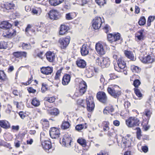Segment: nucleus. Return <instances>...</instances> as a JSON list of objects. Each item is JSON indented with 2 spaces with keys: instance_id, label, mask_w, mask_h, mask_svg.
I'll return each mask as SVG.
<instances>
[{
  "instance_id": "nucleus-29",
  "label": "nucleus",
  "mask_w": 155,
  "mask_h": 155,
  "mask_svg": "<svg viewBox=\"0 0 155 155\" xmlns=\"http://www.w3.org/2000/svg\"><path fill=\"white\" fill-rule=\"evenodd\" d=\"M64 0H49L50 4L53 6H56L61 3Z\"/></svg>"
},
{
  "instance_id": "nucleus-55",
  "label": "nucleus",
  "mask_w": 155,
  "mask_h": 155,
  "mask_svg": "<svg viewBox=\"0 0 155 155\" xmlns=\"http://www.w3.org/2000/svg\"><path fill=\"white\" fill-rule=\"evenodd\" d=\"M110 79H114L117 78L118 77L114 74H110Z\"/></svg>"
},
{
  "instance_id": "nucleus-16",
  "label": "nucleus",
  "mask_w": 155,
  "mask_h": 155,
  "mask_svg": "<svg viewBox=\"0 0 155 155\" xmlns=\"http://www.w3.org/2000/svg\"><path fill=\"white\" fill-rule=\"evenodd\" d=\"M87 86L86 83L83 81H82L80 83L79 92L81 96L85 92Z\"/></svg>"
},
{
  "instance_id": "nucleus-48",
  "label": "nucleus",
  "mask_w": 155,
  "mask_h": 155,
  "mask_svg": "<svg viewBox=\"0 0 155 155\" xmlns=\"http://www.w3.org/2000/svg\"><path fill=\"white\" fill-rule=\"evenodd\" d=\"M131 68L133 72H138L139 71V68L134 65H133L131 66Z\"/></svg>"
},
{
  "instance_id": "nucleus-46",
  "label": "nucleus",
  "mask_w": 155,
  "mask_h": 155,
  "mask_svg": "<svg viewBox=\"0 0 155 155\" xmlns=\"http://www.w3.org/2000/svg\"><path fill=\"white\" fill-rule=\"evenodd\" d=\"M106 108L108 113L113 112L114 111V109L112 105H110L108 107H106Z\"/></svg>"
},
{
  "instance_id": "nucleus-21",
  "label": "nucleus",
  "mask_w": 155,
  "mask_h": 155,
  "mask_svg": "<svg viewBox=\"0 0 155 155\" xmlns=\"http://www.w3.org/2000/svg\"><path fill=\"white\" fill-rule=\"evenodd\" d=\"M76 64L78 67L81 68H85L86 66V62L83 59H78L76 61Z\"/></svg>"
},
{
  "instance_id": "nucleus-58",
  "label": "nucleus",
  "mask_w": 155,
  "mask_h": 155,
  "mask_svg": "<svg viewBox=\"0 0 155 155\" xmlns=\"http://www.w3.org/2000/svg\"><path fill=\"white\" fill-rule=\"evenodd\" d=\"M28 90L29 93H35L36 91L32 87H30L28 89Z\"/></svg>"
},
{
  "instance_id": "nucleus-19",
  "label": "nucleus",
  "mask_w": 155,
  "mask_h": 155,
  "mask_svg": "<svg viewBox=\"0 0 155 155\" xmlns=\"http://www.w3.org/2000/svg\"><path fill=\"white\" fill-rule=\"evenodd\" d=\"M43 148L46 150L49 151L52 147L51 143L49 141H45L41 143Z\"/></svg>"
},
{
  "instance_id": "nucleus-60",
  "label": "nucleus",
  "mask_w": 155,
  "mask_h": 155,
  "mask_svg": "<svg viewBox=\"0 0 155 155\" xmlns=\"http://www.w3.org/2000/svg\"><path fill=\"white\" fill-rule=\"evenodd\" d=\"M113 124L115 126H118L120 125V122L118 120H116L113 121Z\"/></svg>"
},
{
  "instance_id": "nucleus-4",
  "label": "nucleus",
  "mask_w": 155,
  "mask_h": 155,
  "mask_svg": "<svg viewBox=\"0 0 155 155\" xmlns=\"http://www.w3.org/2000/svg\"><path fill=\"white\" fill-rule=\"evenodd\" d=\"M96 97L97 100L103 104L107 103V98L106 94L103 91H99L97 94Z\"/></svg>"
},
{
  "instance_id": "nucleus-62",
  "label": "nucleus",
  "mask_w": 155,
  "mask_h": 155,
  "mask_svg": "<svg viewBox=\"0 0 155 155\" xmlns=\"http://www.w3.org/2000/svg\"><path fill=\"white\" fill-rule=\"evenodd\" d=\"M19 114L21 119H23L25 117V116L23 112H20L19 113Z\"/></svg>"
},
{
  "instance_id": "nucleus-5",
  "label": "nucleus",
  "mask_w": 155,
  "mask_h": 155,
  "mask_svg": "<svg viewBox=\"0 0 155 155\" xmlns=\"http://www.w3.org/2000/svg\"><path fill=\"white\" fill-rule=\"evenodd\" d=\"M70 40V37L69 36L60 38L58 40V43L61 48L65 49L69 44Z\"/></svg>"
},
{
  "instance_id": "nucleus-2",
  "label": "nucleus",
  "mask_w": 155,
  "mask_h": 155,
  "mask_svg": "<svg viewBox=\"0 0 155 155\" xmlns=\"http://www.w3.org/2000/svg\"><path fill=\"white\" fill-rule=\"evenodd\" d=\"M96 63L102 68L108 67L110 64V62L109 59L107 57L103 58H98L96 60Z\"/></svg>"
},
{
  "instance_id": "nucleus-14",
  "label": "nucleus",
  "mask_w": 155,
  "mask_h": 155,
  "mask_svg": "<svg viewBox=\"0 0 155 155\" xmlns=\"http://www.w3.org/2000/svg\"><path fill=\"white\" fill-rule=\"evenodd\" d=\"M71 140V138L68 135H65L64 136L62 139L63 144L67 147H70Z\"/></svg>"
},
{
  "instance_id": "nucleus-37",
  "label": "nucleus",
  "mask_w": 155,
  "mask_h": 155,
  "mask_svg": "<svg viewBox=\"0 0 155 155\" xmlns=\"http://www.w3.org/2000/svg\"><path fill=\"white\" fill-rule=\"evenodd\" d=\"M7 48V43L5 41H2L0 43V48L1 49H6Z\"/></svg>"
},
{
  "instance_id": "nucleus-22",
  "label": "nucleus",
  "mask_w": 155,
  "mask_h": 155,
  "mask_svg": "<svg viewBox=\"0 0 155 155\" xmlns=\"http://www.w3.org/2000/svg\"><path fill=\"white\" fill-rule=\"evenodd\" d=\"M46 56L47 60L50 62H52L55 58L54 53L49 51L46 54Z\"/></svg>"
},
{
  "instance_id": "nucleus-41",
  "label": "nucleus",
  "mask_w": 155,
  "mask_h": 155,
  "mask_svg": "<svg viewBox=\"0 0 155 155\" xmlns=\"http://www.w3.org/2000/svg\"><path fill=\"white\" fill-rule=\"evenodd\" d=\"M77 103L81 105L82 107H85V105L84 104V103L85 102V100H84L82 99H79L77 101Z\"/></svg>"
},
{
  "instance_id": "nucleus-26",
  "label": "nucleus",
  "mask_w": 155,
  "mask_h": 155,
  "mask_svg": "<svg viewBox=\"0 0 155 155\" xmlns=\"http://www.w3.org/2000/svg\"><path fill=\"white\" fill-rule=\"evenodd\" d=\"M13 55L16 58H19L21 57L26 58L27 56V53L25 52L17 51L13 53Z\"/></svg>"
},
{
  "instance_id": "nucleus-42",
  "label": "nucleus",
  "mask_w": 155,
  "mask_h": 155,
  "mask_svg": "<svg viewBox=\"0 0 155 155\" xmlns=\"http://www.w3.org/2000/svg\"><path fill=\"white\" fill-rule=\"evenodd\" d=\"M6 79V75L3 71H0V79L4 80Z\"/></svg>"
},
{
  "instance_id": "nucleus-57",
  "label": "nucleus",
  "mask_w": 155,
  "mask_h": 155,
  "mask_svg": "<svg viewBox=\"0 0 155 155\" xmlns=\"http://www.w3.org/2000/svg\"><path fill=\"white\" fill-rule=\"evenodd\" d=\"M50 103H53L55 101V98L54 97H51L48 99L47 100Z\"/></svg>"
},
{
  "instance_id": "nucleus-17",
  "label": "nucleus",
  "mask_w": 155,
  "mask_h": 155,
  "mask_svg": "<svg viewBox=\"0 0 155 155\" xmlns=\"http://www.w3.org/2000/svg\"><path fill=\"white\" fill-rule=\"evenodd\" d=\"M89 47L87 45L84 44L81 48V52L83 56L87 55L89 53Z\"/></svg>"
},
{
  "instance_id": "nucleus-34",
  "label": "nucleus",
  "mask_w": 155,
  "mask_h": 155,
  "mask_svg": "<svg viewBox=\"0 0 155 155\" xmlns=\"http://www.w3.org/2000/svg\"><path fill=\"white\" fill-rule=\"evenodd\" d=\"M77 142L84 147H85L86 146V141L84 139H79L77 140Z\"/></svg>"
},
{
  "instance_id": "nucleus-40",
  "label": "nucleus",
  "mask_w": 155,
  "mask_h": 155,
  "mask_svg": "<svg viewBox=\"0 0 155 155\" xmlns=\"http://www.w3.org/2000/svg\"><path fill=\"white\" fill-rule=\"evenodd\" d=\"M120 34L117 33L116 34H114L113 41H116L120 39Z\"/></svg>"
},
{
  "instance_id": "nucleus-11",
  "label": "nucleus",
  "mask_w": 155,
  "mask_h": 155,
  "mask_svg": "<svg viewBox=\"0 0 155 155\" xmlns=\"http://www.w3.org/2000/svg\"><path fill=\"white\" fill-rule=\"evenodd\" d=\"M50 18L53 20H57L59 18V13L57 10H52L48 13Z\"/></svg>"
},
{
  "instance_id": "nucleus-39",
  "label": "nucleus",
  "mask_w": 155,
  "mask_h": 155,
  "mask_svg": "<svg viewBox=\"0 0 155 155\" xmlns=\"http://www.w3.org/2000/svg\"><path fill=\"white\" fill-rule=\"evenodd\" d=\"M62 69H61L57 71L55 77H54V79L56 80H58L59 79L60 76L61 75V72Z\"/></svg>"
},
{
  "instance_id": "nucleus-24",
  "label": "nucleus",
  "mask_w": 155,
  "mask_h": 155,
  "mask_svg": "<svg viewBox=\"0 0 155 155\" xmlns=\"http://www.w3.org/2000/svg\"><path fill=\"white\" fill-rule=\"evenodd\" d=\"M71 79V76L68 74L65 75L62 78V83L64 85H67L70 82Z\"/></svg>"
},
{
  "instance_id": "nucleus-31",
  "label": "nucleus",
  "mask_w": 155,
  "mask_h": 155,
  "mask_svg": "<svg viewBox=\"0 0 155 155\" xmlns=\"http://www.w3.org/2000/svg\"><path fill=\"white\" fill-rule=\"evenodd\" d=\"M32 104L35 107H38L40 105V101L36 97L33 98L31 101Z\"/></svg>"
},
{
  "instance_id": "nucleus-52",
  "label": "nucleus",
  "mask_w": 155,
  "mask_h": 155,
  "mask_svg": "<svg viewBox=\"0 0 155 155\" xmlns=\"http://www.w3.org/2000/svg\"><path fill=\"white\" fill-rule=\"evenodd\" d=\"M114 34H110L107 35V39L109 41L113 42Z\"/></svg>"
},
{
  "instance_id": "nucleus-30",
  "label": "nucleus",
  "mask_w": 155,
  "mask_h": 155,
  "mask_svg": "<svg viewBox=\"0 0 155 155\" xmlns=\"http://www.w3.org/2000/svg\"><path fill=\"white\" fill-rule=\"evenodd\" d=\"M70 124L68 121H64L61 126V128L63 130H66L68 128L70 127Z\"/></svg>"
},
{
  "instance_id": "nucleus-61",
  "label": "nucleus",
  "mask_w": 155,
  "mask_h": 155,
  "mask_svg": "<svg viewBox=\"0 0 155 155\" xmlns=\"http://www.w3.org/2000/svg\"><path fill=\"white\" fill-rule=\"evenodd\" d=\"M124 106L128 108L130 106V103L128 101H126L125 102Z\"/></svg>"
},
{
  "instance_id": "nucleus-53",
  "label": "nucleus",
  "mask_w": 155,
  "mask_h": 155,
  "mask_svg": "<svg viewBox=\"0 0 155 155\" xmlns=\"http://www.w3.org/2000/svg\"><path fill=\"white\" fill-rule=\"evenodd\" d=\"M144 114L148 118H149L151 115V113L150 110H146L144 111Z\"/></svg>"
},
{
  "instance_id": "nucleus-63",
  "label": "nucleus",
  "mask_w": 155,
  "mask_h": 155,
  "mask_svg": "<svg viewBox=\"0 0 155 155\" xmlns=\"http://www.w3.org/2000/svg\"><path fill=\"white\" fill-rule=\"evenodd\" d=\"M97 155H108V154L105 151H101L99 153L97 154Z\"/></svg>"
},
{
  "instance_id": "nucleus-54",
  "label": "nucleus",
  "mask_w": 155,
  "mask_h": 155,
  "mask_svg": "<svg viewBox=\"0 0 155 155\" xmlns=\"http://www.w3.org/2000/svg\"><path fill=\"white\" fill-rule=\"evenodd\" d=\"M72 16L71 15L70 13L67 14L66 15V19L68 20H72L73 19Z\"/></svg>"
},
{
  "instance_id": "nucleus-35",
  "label": "nucleus",
  "mask_w": 155,
  "mask_h": 155,
  "mask_svg": "<svg viewBox=\"0 0 155 155\" xmlns=\"http://www.w3.org/2000/svg\"><path fill=\"white\" fill-rule=\"evenodd\" d=\"M138 24L140 26L144 25L146 23V19L144 17H142L139 19Z\"/></svg>"
},
{
  "instance_id": "nucleus-47",
  "label": "nucleus",
  "mask_w": 155,
  "mask_h": 155,
  "mask_svg": "<svg viewBox=\"0 0 155 155\" xmlns=\"http://www.w3.org/2000/svg\"><path fill=\"white\" fill-rule=\"evenodd\" d=\"M140 82L138 79L135 80L133 84L134 86L137 88L140 84Z\"/></svg>"
},
{
  "instance_id": "nucleus-1",
  "label": "nucleus",
  "mask_w": 155,
  "mask_h": 155,
  "mask_svg": "<svg viewBox=\"0 0 155 155\" xmlns=\"http://www.w3.org/2000/svg\"><path fill=\"white\" fill-rule=\"evenodd\" d=\"M12 25L8 21H4L0 24V28L3 29V36L6 38H10L16 34V31L11 29Z\"/></svg>"
},
{
  "instance_id": "nucleus-10",
  "label": "nucleus",
  "mask_w": 155,
  "mask_h": 155,
  "mask_svg": "<svg viewBox=\"0 0 155 155\" xmlns=\"http://www.w3.org/2000/svg\"><path fill=\"white\" fill-rule=\"evenodd\" d=\"M117 63L118 65V66L120 68L119 71L120 72H124V74H125L127 72L126 71L127 69L126 68V63L121 58H119L117 61Z\"/></svg>"
},
{
  "instance_id": "nucleus-9",
  "label": "nucleus",
  "mask_w": 155,
  "mask_h": 155,
  "mask_svg": "<svg viewBox=\"0 0 155 155\" xmlns=\"http://www.w3.org/2000/svg\"><path fill=\"white\" fill-rule=\"evenodd\" d=\"M50 135L53 139H56L59 137L60 135L59 129L56 127H52L49 130Z\"/></svg>"
},
{
  "instance_id": "nucleus-64",
  "label": "nucleus",
  "mask_w": 155,
  "mask_h": 155,
  "mask_svg": "<svg viewBox=\"0 0 155 155\" xmlns=\"http://www.w3.org/2000/svg\"><path fill=\"white\" fill-rule=\"evenodd\" d=\"M12 129L13 130L18 131L19 129V126H13L12 127Z\"/></svg>"
},
{
  "instance_id": "nucleus-23",
  "label": "nucleus",
  "mask_w": 155,
  "mask_h": 155,
  "mask_svg": "<svg viewBox=\"0 0 155 155\" xmlns=\"http://www.w3.org/2000/svg\"><path fill=\"white\" fill-rule=\"evenodd\" d=\"M4 7L6 9L11 10L12 11L15 7V5L12 2H6L4 5Z\"/></svg>"
},
{
  "instance_id": "nucleus-27",
  "label": "nucleus",
  "mask_w": 155,
  "mask_h": 155,
  "mask_svg": "<svg viewBox=\"0 0 155 155\" xmlns=\"http://www.w3.org/2000/svg\"><path fill=\"white\" fill-rule=\"evenodd\" d=\"M68 28L65 25H61L60 28L59 34L60 35H63L65 33L68 31Z\"/></svg>"
},
{
  "instance_id": "nucleus-36",
  "label": "nucleus",
  "mask_w": 155,
  "mask_h": 155,
  "mask_svg": "<svg viewBox=\"0 0 155 155\" xmlns=\"http://www.w3.org/2000/svg\"><path fill=\"white\" fill-rule=\"evenodd\" d=\"M95 2L100 6H103L107 2L106 0H95Z\"/></svg>"
},
{
  "instance_id": "nucleus-45",
  "label": "nucleus",
  "mask_w": 155,
  "mask_h": 155,
  "mask_svg": "<svg viewBox=\"0 0 155 155\" xmlns=\"http://www.w3.org/2000/svg\"><path fill=\"white\" fill-rule=\"evenodd\" d=\"M136 129L137 130V137L138 139H140L141 137V130L140 128L139 127H136Z\"/></svg>"
},
{
  "instance_id": "nucleus-6",
  "label": "nucleus",
  "mask_w": 155,
  "mask_h": 155,
  "mask_svg": "<svg viewBox=\"0 0 155 155\" xmlns=\"http://www.w3.org/2000/svg\"><path fill=\"white\" fill-rule=\"evenodd\" d=\"M107 90L109 94L115 98H118L121 94L120 91L115 89L113 87H108Z\"/></svg>"
},
{
  "instance_id": "nucleus-7",
  "label": "nucleus",
  "mask_w": 155,
  "mask_h": 155,
  "mask_svg": "<svg viewBox=\"0 0 155 155\" xmlns=\"http://www.w3.org/2000/svg\"><path fill=\"white\" fill-rule=\"evenodd\" d=\"M86 101L87 110L89 112L92 111L94 110L95 106L93 98L89 97L87 98Z\"/></svg>"
},
{
  "instance_id": "nucleus-18",
  "label": "nucleus",
  "mask_w": 155,
  "mask_h": 155,
  "mask_svg": "<svg viewBox=\"0 0 155 155\" xmlns=\"http://www.w3.org/2000/svg\"><path fill=\"white\" fill-rule=\"evenodd\" d=\"M124 53L125 56L128 58L132 61L135 60L136 58L134 57L133 52L130 51L125 50Z\"/></svg>"
},
{
  "instance_id": "nucleus-59",
  "label": "nucleus",
  "mask_w": 155,
  "mask_h": 155,
  "mask_svg": "<svg viewBox=\"0 0 155 155\" xmlns=\"http://www.w3.org/2000/svg\"><path fill=\"white\" fill-rule=\"evenodd\" d=\"M142 150L144 153H146L148 150V148L147 146H143L142 147Z\"/></svg>"
},
{
  "instance_id": "nucleus-28",
  "label": "nucleus",
  "mask_w": 155,
  "mask_h": 155,
  "mask_svg": "<svg viewBox=\"0 0 155 155\" xmlns=\"http://www.w3.org/2000/svg\"><path fill=\"white\" fill-rule=\"evenodd\" d=\"M144 32V30L141 29L138 31L136 35V37L139 40H143L144 38L143 32Z\"/></svg>"
},
{
  "instance_id": "nucleus-43",
  "label": "nucleus",
  "mask_w": 155,
  "mask_h": 155,
  "mask_svg": "<svg viewBox=\"0 0 155 155\" xmlns=\"http://www.w3.org/2000/svg\"><path fill=\"white\" fill-rule=\"evenodd\" d=\"M134 91L135 93L137 96L139 97H142V94L139 89L137 88H134Z\"/></svg>"
},
{
  "instance_id": "nucleus-49",
  "label": "nucleus",
  "mask_w": 155,
  "mask_h": 155,
  "mask_svg": "<svg viewBox=\"0 0 155 155\" xmlns=\"http://www.w3.org/2000/svg\"><path fill=\"white\" fill-rule=\"evenodd\" d=\"M22 48L24 50L29 49L30 48V46L29 44L23 43L22 44Z\"/></svg>"
},
{
  "instance_id": "nucleus-25",
  "label": "nucleus",
  "mask_w": 155,
  "mask_h": 155,
  "mask_svg": "<svg viewBox=\"0 0 155 155\" xmlns=\"http://www.w3.org/2000/svg\"><path fill=\"white\" fill-rule=\"evenodd\" d=\"M0 126L4 129H7L10 127V125L9 123L6 120H0Z\"/></svg>"
},
{
  "instance_id": "nucleus-51",
  "label": "nucleus",
  "mask_w": 155,
  "mask_h": 155,
  "mask_svg": "<svg viewBox=\"0 0 155 155\" xmlns=\"http://www.w3.org/2000/svg\"><path fill=\"white\" fill-rule=\"evenodd\" d=\"M42 87L41 88V91L42 92H44L48 89V88L46 87L47 86V85L44 83H43L42 84Z\"/></svg>"
},
{
  "instance_id": "nucleus-32",
  "label": "nucleus",
  "mask_w": 155,
  "mask_h": 155,
  "mask_svg": "<svg viewBox=\"0 0 155 155\" xmlns=\"http://www.w3.org/2000/svg\"><path fill=\"white\" fill-rule=\"evenodd\" d=\"M49 113L51 115L56 116L59 114V112L58 109L55 108L49 111Z\"/></svg>"
},
{
  "instance_id": "nucleus-13",
  "label": "nucleus",
  "mask_w": 155,
  "mask_h": 155,
  "mask_svg": "<svg viewBox=\"0 0 155 155\" xmlns=\"http://www.w3.org/2000/svg\"><path fill=\"white\" fill-rule=\"evenodd\" d=\"M130 136V135L127 134V136L128 138H126V137H125V138H123L121 143L122 147L124 148L126 147H129L130 146L131 143L129 138Z\"/></svg>"
},
{
  "instance_id": "nucleus-56",
  "label": "nucleus",
  "mask_w": 155,
  "mask_h": 155,
  "mask_svg": "<svg viewBox=\"0 0 155 155\" xmlns=\"http://www.w3.org/2000/svg\"><path fill=\"white\" fill-rule=\"evenodd\" d=\"M15 146L16 148L19 147L20 145V141L18 140H15L14 142Z\"/></svg>"
},
{
  "instance_id": "nucleus-33",
  "label": "nucleus",
  "mask_w": 155,
  "mask_h": 155,
  "mask_svg": "<svg viewBox=\"0 0 155 155\" xmlns=\"http://www.w3.org/2000/svg\"><path fill=\"white\" fill-rule=\"evenodd\" d=\"M103 130L104 131H106L109 130V122L108 121H104L103 122Z\"/></svg>"
},
{
  "instance_id": "nucleus-12",
  "label": "nucleus",
  "mask_w": 155,
  "mask_h": 155,
  "mask_svg": "<svg viewBox=\"0 0 155 155\" xmlns=\"http://www.w3.org/2000/svg\"><path fill=\"white\" fill-rule=\"evenodd\" d=\"M95 49L97 53L100 55L105 54V50L103 45L100 43H97L95 45Z\"/></svg>"
},
{
  "instance_id": "nucleus-20",
  "label": "nucleus",
  "mask_w": 155,
  "mask_h": 155,
  "mask_svg": "<svg viewBox=\"0 0 155 155\" xmlns=\"http://www.w3.org/2000/svg\"><path fill=\"white\" fill-rule=\"evenodd\" d=\"M141 60L143 63L145 64L151 63L154 61V58H151L150 55H147L146 57L142 58Z\"/></svg>"
},
{
  "instance_id": "nucleus-50",
  "label": "nucleus",
  "mask_w": 155,
  "mask_h": 155,
  "mask_svg": "<svg viewBox=\"0 0 155 155\" xmlns=\"http://www.w3.org/2000/svg\"><path fill=\"white\" fill-rule=\"evenodd\" d=\"M100 82L101 84V85L104 86L105 84H106V83L105 84V79L103 75H101V78L100 79Z\"/></svg>"
},
{
  "instance_id": "nucleus-44",
  "label": "nucleus",
  "mask_w": 155,
  "mask_h": 155,
  "mask_svg": "<svg viewBox=\"0 0 155 155\" xmlns=\"http://www.w3.org/2000/svg\"><path fill=\"white\" fill-rule=\"evenodd\" d=\"M84 128V125L82 124H78L75 127L76 130L78 131L81 130Z\"/></svg>"
},
{
  "instance_id": "nucleus-15",
  "label": "nucleus",
  "mask_w": 155,
  "mask_h": 155,
  "mask_svg": "<svg viewBox=\"0 0 155 155\" xmlns=\"http://www.w3.org/2000/svg\"><path fill=\"white\" fill-rule=\"evenodd\" d=\"M40 69L41 73L43 74L46 75L50 74L53 71V68L49 66L42 67Z\"/></svg>"
},
{
  "instance_id": "nucleus-8",
  "label": "nucleus",
  "mask_w": 155,
  "mask_h": 155,
  "mask_svg": "<svg viewBox=\"0 0 155 155\" xmlns=\"http://www.w3.org/2000/svg\"><path fill=\"white\" fill-rule=\"evenodd\" d=\"M101 18L97 17L93 21L92 26L94 29H97L99 28L102 23Z\"/></svg>"
},
{
  "instance_id": "nucleus-38",
  "label": "nucleus",
  "mask_w": 155,
  "mask_h": 155,
  "mask_svg": "<svg viewBox=\"0 0 155 155\" xmlns=\"http://www.w3.org/2000/svg\"><path fill=\"white\" fill-rule=\"evenodd\" d=\"M155 19V17L154 16H150L148 18L147 21V26H150L151 25V22L153 21Z\"/></svg>"
},
{
  "instance_id": "nucleus-3",
  "label": "nucleus",
  "mask_w": 155,
  "mask_h": 155,
  "mask_svg": "<svg viewBox=\"0 0 155 155\" xmlns=\"http://www.w3.org/2000/svg\"><path fill=\"white\" fill-rule=\"evenodd\" d=\"M126 124L129 127H133L138 126L139 120L136 117H130L126 120Z\"/></svg>"
}]
</instances>
